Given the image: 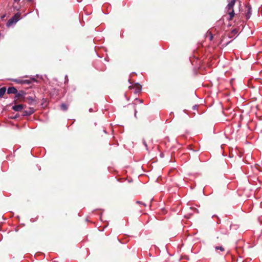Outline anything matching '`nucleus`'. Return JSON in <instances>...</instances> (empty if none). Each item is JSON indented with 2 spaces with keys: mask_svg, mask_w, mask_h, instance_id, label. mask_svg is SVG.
Wrapping results in <instances>:
<instances>
[{
  "mask_svg": "<svg viewBox=\"0 0 262 262\" xmlns=\"http://www.w3.org/2000/svg\"><path fill=\"white\" fill-rule=\"evenodd\" d=\"M21 14L20 13H16L7 22V26H10L14 24L17 23L20 18Z\"/></svg>",
  "mask_w": 262,
  "mask_h": 262,
  "instance_id": "f257e3e1",
  "label": "nucleus"
},
{
  "mask_svg": "<svg viewBox=\"0 0 262 262\" xmlns=\"http://www.w3.org/2000/svg\"><path fill=\"white\" fill-rule=\"evenodd\" d=\"M26 95V93L24 91H17V94L15 95V98L18 100L20 102H25V96Z\"/></svg>",
  "mask_w": 262,
  "mask_h": 262,
  "instance_id": "f03ea898",
  "label": "nucleus"
},
{
  "mask_svg": "<svg viewBox=\"0 0 262 262\" xmlns=\"http://www.w3.org/2000/svg\"><path fill=\"white\" fill-rule=\"evenodd\" d=\"M228 4L226 7L227 12H229V11H231L233 10V6L235 5V0H228Z\"/></svg>",
  "mask_w": 262,
  "mask_h": 262,
  "instance_id": "7ed1b4c3",
  "label": "nucleus"
},
{
  "mask_svg": "<svg viewBox=\"0 0 262 262\" xmlns=\"http://www.w3.org/2000/svg\"><path fill=\"white\" fill-rule=\"evenodd\" d=\"M24 107H26V105H24L23 104H18L13 106L12 109L16 112H20L22 111Z\"/></svg>",
  "mask_w": 262,
  "mask_h": 262,
  "instance_id": "20e7f679",
  "label": "nucleus"
},
{
  "mask_svg": "<svg viewBox=\"0 0 262 262\" xmlns=\"http://www.w3.org/2000/svg\"><path fill=\"white\" fill-rule=\"evenodd\" d=\"M141 88H142L141 85L138 83H136V84H135V85L129 86V89H131V88L135 89V92L136 93L140 92L141 90Z\"/></svg>",
  "mask_w": 262,
  "mask_h": 262,
  "instance_id": "39448f33",
  "label": "nucleus"
},
{
  "mask_svg": "<svg viewBox=\"0 0 262 262\" xmlns=\"http://www.w3.org/2000/svg\"><path fill=\"white\" fill-rule=\"evenodd\" d=\"M34 112V109L32 107H30L28 110H26L23 112V115L25 116H30L32 115Z\"/></svg>",
  "mask_w": 262,
  "mask_h": 262,
  "instance_id": "423d86ee",
  "label": "nucleus"
},
{
  "mask_svg": "<svg viewBox=\"0 0 262 262\" xmlns=\"http://www.w3.org/2000/svg\"><path fill=\"white\" fill-rule=\"evenodd\" d=\"M246 9L247 12L245 13V16H246V19H248L251 16V8L250 6L247 5L246 6Z\"/></svg>",
  "mask_w": 262,
  "mask_h": 262,
  "instance_id": "0eeeda50",
  "label": "nucleus"
},
{
  "mask_svg": "<svg viewBox=\"0 0 262 262\" xmlns=\"http://www.w3.org/2000/svg\"><path fill=\"white\" fill-rule=\"evenodd\" d=\"M14 81L18 84L26 83V84H29L31 83V81L29 80L15 79V80H14Z\"/></svg>",
  "mask_w": 262,
  "mask_h": 262,
  "instance_id": "6e6552de",
  "label": "nucleus"
},
{
  "mask_svg": "<svg viewBox=\"0 0 262 262\" xmlns=\"http://www.w3.org/2000/svg\"><path fill=\"white\" fill-rule=\"evenodd\" d=\"M17 89L13 86L9 87L7 90V93L8 94H13L16 95V94H17Z\"/></svg>",
  "mask_w": 262,
  "mask_h": 262,
  "instance_id": "1a4fd4ad",
  "label": "nucleus"
},
{
  "mask_svg": "<svg viewBox=\"0 0 262 262\" xmlns=\"http://www.w3.org/2000/svg\"><path fill=\"white\" fill-rule=\"evenodd\" d=\"M28 102L30 104H33L35 102V100L33 97L29 96L25 98V101Z\"/></svg>",
  "mask_w": 262,
  "mask_h": 262,
  "instance_id": "9d476101",
  "label": "nucleus"
},
{
  "mask_svg": "<svg viewBox=\"0 0 262 262\" xmlns=\"http://www.w3.org/2000/svg\"><path fill=\"white\" fill-rule=\"evenodd\" d=\"M229 14V17L227 18L228 20H231L233 19V17L235 15H237V14H235L234 10H232L231 11H229V12H227Z\"/></svg>",
  "mask_w": 262,
  "mask_h": 262,
  "instance_id": "9b49d317",
  "label": "nucleus"
},
{
  "mask_svg": "<svg viewBox=\"0 0 262 262\" xmlns=\"http://www.w3.org/2000/svg\"><path fill=\"white\" fill-rule=\"evenodd\" d=\"M6 88L2 87L0 88V97L2 98L3 97L4 95L5 94L6 92Z\"/></svg>",
  "mask_w": 262,
  "mask_h": 262,
  "instance_id": "f8f14e48",
  "label": "nucleus"
},
{
  "mask_svg": "<svg viewBox=\"0 0 262 262\" xmlns=\"http://www.w3.org/2000/svg\"><path fill=\"white\" fill-rule=\"evenodd\" d=\"M61 109L62 111H67L68 110V106L65 103H62L60 105Z\"/></svg>",
  "mask_w": 262,
  "mask_h": 262,
  "instance_id": "ddd939ff",
  "label": "nucleus"
},
{
  "mask_svg": "<svg viewBox=\"0 0 262 262\" xmlns=\"http://www.w3.org/2000/svg\"><path fill=\"white\" fill-rule=\"evenodd\" d=\"M237 33V30L236 29H234L231 31V33H230L231 34L230 35V37H232L231 35H235Z\"/></svg>",
  "mask_w": 262,
  "mask_h": 262,
  "instance_id": "4468645a",
  "label": "nucleus"
},
{
  "mask_svg": "<svg viewBox=\"0 0 262 262\" xmlns=\"http://www.w3.org/2000/svg\"><path fill=\"white\" fill-rule=\"evenodd\" d=\"M215 249L216 250H220V251H221L222 252L225 251V249L223 247H222V246H216L215 247Z\"/></svg>",
  "mask_w": 262,
  "mask_h": 262,
  "instance_id": "2eb2a0df",
  "label": "nucleus"
},
{
  "mask_svg": "<svg viewBox=\"0 0 262 262\" xmlns=\"http://www.w3.org/2000/svg\"><path fill=\"white\" fill-rule=\"evenodd\" d=\"M137 203H138V204H142L143 205H144V206H146L145 204H144V203H141L140 201H137Z\"/></svg>",
  "mask_w": 262,
  "mask_h": 262,
  "instance_id": "dca6fc26",
  "label": "nucleus"
},
{
  "mask_svg": "<svg viewBox=\"0 0 262 262\" xmlns=\"http://www.w3.org/2000/svg\"><path fill=\"white\" fill-rule=\"evenodd\" d=\"M223 21H224L223 20H221H221H220L219 21V23H221H221H223Z\"/></svg>",
  "mask_w": 262,
  "mask_h": 262,
  "instance_id": "f3484780",
  "label": "nucleus"
},
{
  "mask_svg": "<svg viewBox=\"0 0 262 262\" xmlns=\"http://www.w3.org/2000/svg\"><path fill=\"white\" fill-rule=\"evenodd\" d=\"M136 113H137V112L135 111V116H136Z\"/></svg>",
  "mask_w": 262,
  "mask_h": 262,
  "instance_id": "a211bd4d",
  "label": "nucleus"
},
{
  "mask_svg": "<svg viewBox=\"0 0 262 262\" xmlns=\"http://www.w3.org/2000/svg\"><path fill=\"white\" fill-rule=\"evenodd\" d=\"M212 39V36H211V37H210V39Z\"/></svg>",
  "mask_w": 262,
  "mask_h": 262,
  "instance_id": "6ab92c4d",
  "label": "nucleus"
}]
</instances>
